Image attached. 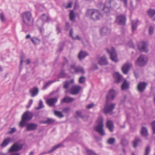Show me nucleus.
Instances as JSON below:
<instances>
[{"label": "nucleus", "instance_id": "1", "mask_svg": "<svg viewBox=\"0 0 155 155\" xmlns=\"http://www.w3.org/2000/svg\"><path fill=\"white\" fill-rule=\"evenodd\" d=\"M99 8L103 12L109 13L110 12L112 7L117 5L115 0H107L104 4L100 3Z\"/></svg>", "mask_w": 155, "mask_h": 155}, {"label": "nucleus", "instance_id": "2", "mask_svg": "<svg viewBox=\"0 0 155 155\" xmlns=\"http://www.w3.org/2000/svg\"><path fill=\"white\" fill-rule=\"evenodd\" d=\"M33 116V113L27 110L24 113L22 116L21 120L20 121L19 126L21 127H24L27 122L31 120Z\"/></svg>", "mask_w": 155, "mask_h": 155}, {"label": "nucleus", "instance_id": "3", "mask_svg": "<svg viewBox=\"0 0 155 155\" xmlns=\"http://www.w3.org/2000/svg\"><path fill=\"white\" fill-rule=\"evenodd\" d=\"M86 15L90 17L94 21H97L100 19L101 14L99 10L95 9H91L87 10Z\"/></svg>", "mask_w": 155, "mask_h": 155}, {"label": "nucleus", "instance_id": "4", "mask_svg": "<svg viewBox=\"0 0 155 155\" xmlns=\"http://www.w3.org/2000/svg\"><path fill=\"white\" fill-rule=\"evenodd\" d=\"M23 22L27 26H31L33 25V19L31 13L29 12H24L22 15Z\"/></svg>", "mask_w": 155, "mask_h": 155}, {"label": "nucleus", "instance_id": "5", "mask_svg": "<svg viewBox=\"0 0 155 155\" xmlns=\"http://www.w3.org/2000/svg\"><path fill=\"white\" fill-rule=\"evenodd\" d=\"M148 60L147 57L143 54H141L137 58L136 64L140 67L144 66L147 64Z\"/></svg>", "mask_w": 155, "mask_h": 155}, {"label": "nucleus", "instance_id": "6", "mask_svg": "<svg viewBox=\"0 0 155 155\" xmlns=\"http://www.w3.org/2000/svg\"><path fill=\"white\" fill-rule=\"evenodd\" d=\"M104 124L103 120H99L98 121V124L94 128V130L96 132L98 133L101 135L104 136L105 134L104 129Z\"/></svg>", "mask_w": 155, "mask_h": 155}, {"label": "nucleus", "instance_id": "7", "mask_svg": "<svg viewBox=\"0 0 155 155\" xmlns=\"http://www.w3.org/2000/svg\"><path fill=\"white\" fill-rule=\"evenodd\" d=\"M105 49L107 52L110 54V59L116 63L118 61V60L117 54L115 51V48L113 47H112L111 51L107 48H106Z\"/></svg>", "mask_w": 155, "mask_h": 155}, {"label": "nucleus", "instance_id": "8", "mask_svg": "<svg viewBox=\"0 0 155 155\" xmlns=\"http://www.w3.org/2000/svg\"><path fill=\"white\" fill-rule=\"evenodd\" d=\"M23 146V144L19 142H16L15 143L9 150L10 152H17L21 150Z\"/></svg>", "mask_w": 155, "mask_h": 155}, {"label": "nucleus", "instance_id": "9", "mask_svg": "<svg viewBox=\"0 0 155 155\" xmlns=\"http://www.w3.org/2000/svg\"><path fill=\"white\" fill-rule=\"evenodd\" d=\"M126 18L124 15H120L116 16L115 22L117 24L124 25L126 24Z\"/></svg>", "mask_w": 155, "mask_h": 155}, {"label": "nucleus", "instance_id": "10", "mask_svg": "<svg viewBox=\"0 0 155 155\" xmlns=\"http://www.w3.org/2000/svg\"><path fill=\"white\" fill-rule=\"evenodd\" d=\"M105 104L104 107V112L105 114H107L110 113L112 111L115 107V104H108L107 102Z\"/></svg>", "mask_w": 155, "mask_h": 155}, {"label": "nucleus", "instance_id": "11", "mask_svg": "<svg viewBox=\"0 0 155 155\" xmlns=\"http://www.w3.org/2000/svg\"><path fill=\"white\" fill-rule=\"evenodd\" d=\"M147 43L144 41L140 42L138 44L137 47L138 50L142 52H148L149 50L147 48Z\"/></svg>", "mask_w": 155, "mask_h": 155}, {"label": "nucleus", "instance_id": "12", "mask_svg": "<svg viewBox=\"0 0 155 155\" xmlns=\"http://www.w3.org/2000/svg\"><path fill=\"white\" fill-rule=\"evenodd\" d=\"M117 94V92L113 89L110 90L108 94L106 96V101L107 102H108L110 100L114 99Z\"/></svg>", "mask_w": 155, "mask_h": 155}, {"label": "nucleus", "instance_id": "13", "mask_svg": "<svg viewBox=\"0 0 155 155\" xmlns=\"http://www.w3.org/2000/svg\"><path fill=\"white\" fill-rule=\"evenodd\" d=\"M26 130L27 131H33L36 130L38 127V125L35 123H26Z\"/></svg>", "mask_w": 155, "mask_h": 155}, {"label": "nucleus", "instance_id": "14", "mask_svg": "<svg viewBox=\"0 0 155 155\" xmlns=\"http://www.w3.org/2000/svg\"><path fill=\"white\" fill-rule=\"evenodd\" d=\"M81 89V86L75 85L72 86L69 91L72 94L76 95L79 93Z\"/></svg>", "mask_w": 155, "mask_h": 155}, {"label": "nucleus", "instance_id": "15", "mask_svg": "<svg viewBox=\"0 0 155 155\" xmlns=\"http://www.w3.org/2000/svg\"><path fill=\"white\" fill-rule=\"evenodd\" d=\"M147 83L145 82H140L137 85V88L140 92H143L145 89Z\"/></svg>", "mask_w": 155, "mask_h": 155}, {"label": "nucleus", "instance_id": "16", "mask_svg": "<svg viewBox=\"0 0 155 155\" xmlns=\"http://www.w3.org/2000/svg\"><path fill=\"white\" fill-rule=\"evenodd\" d=\"M98 62L101 65H106L108 64L107 57L104 55L99 58Z\"/></svg>", "mask_w": 155, "mask_h": 155}, {"label": "nucleus", "instance_id": "17", "mask_svg": "<svg viewBox=\"0 0 155 155\" xmlns=\"http://www.w3.org/2000/svg\"><path fill=\"white\" fill-rule=\"evenodd\" d=\"M140 134L141 135L144 137L146 140L148 139V137L149 136V133L148 130L146 127H142L140 130Z\"/></svg>", "mask_w": 155, "mask_h": 155}, {"label": "nucleus", "instance_id": "18", "mask_svg": "<svg viewBox=\"0 0 155 155\" xmlns=\"http://www.w3.org/2000/svg\"><path fill=\"white\" fill-rule=\"evenodd\" d=\"M63 146H64V145L63 144H62V143H59V144L57 145H56L54 146L53 147L51 150H49L47 152H43L41 153L40 154V155H41L44 154H47L48 153H51L52 152H53L54 151L57 149L59 148V147H63Z\"/></svg>", "mask_w": 155, "mask_h": 155}, {"label": "nucleus", "instance_id": "19", "mask_svg": "<svg viewBox=\"0 0 155 155\" xmlns=\"http://www.w3.org/2000/svg\"><path fill=\"white\" fill-rule=\"evenodd\" d=\"M110 32V30L107 27L104 26L100 29V34L101 35H109Z\"/></svg>", "mask_w": 155, "mask_h": 155}, {"label": "nucleus", "instance_id": "20", "mask_svg": "<svg viewBox=\"0 0 155 155\" xmlns=\"http://www.w3.org/2000/svg\"><path fill=\"white\" fill-rule=\"evenodd\" d=\"M131 65V64L129 63H127L124 65L122 68V70L123 73L125 74H127Z\"/></svg>", "mask_w": 155, "mask_h": 155}, {"label": "nucleus", "instance_id": "21", "mask_svg": "<svg viewBox=\"0 0 155 155\" xmlns=\"http://www.w3.org/2000/svg\"><path fill=\"white\" fill-rule=\"evenodd\" d=\"M58 98L56 97L51 98L48 99L46 101L47 103L49 106H53L57 101Z\"/></svg>", "mask_w": 155, "mask_h": 155}, {"label": "nucleus", "instance_id": "22", "mask_svg": "<svg viewBox=\"0 0 155 155\" xmlns=\"http://www.w3.org/2000/svg\"><path fill=\"white\" fill-rule=\"evenodd\" d=\"M38 88L34 87L30 90L29 93L31 94V96L32 97H33L38 95Z\"/></svg>", "mask_w": 155, "mask_h": 155}, {"label": "nucleus", "instance_id": "23", "mask_svg": "<svg viewBox=\"0 0 155 155\" xmlns=\"http://www.w3.org/2000/svg\"><path fill=\"white\" fill-rule=\"evenodd\" d=\"M129 83L126 79H124L121 85V89L123 91L128 89L129 88Z\"/></svg>", "mask_w": 155, "mask_h": 155}, {"label": "nucleus", "instance_id": "24", "mask_svg": "<svg viewBox=\"0 0 155 155\" xmlns=\"http://www.w3.org/2000/svg\"><path fill=\"white\" fill-rule=\"evenodd\" d=\"M106 127L108 128L110 132H112L113 131L114 125L112 121L109 120L107 122Z\"/></svg>", "mask_w": 155, "mask_h": 155}, {"label": "nucleus", "instance_id": "25", "mask_svg": "<svg viewBox=\"0 0 155 155\" xmlns=\"http://www.w3.org/2000/svg\"><path fill=\"white\" fill-rule=\"evenodd\" d=\"M75 99L69 97H64L61 101V102L68 103L73 102Z\"/></svg>", "mask_w": 155, "mask_h": 155}, {"label": "nucleus", "instance_id": "26", "mask_svg": "<svg viewBox=\"0 0 155 155\" xmlns=\"http://www.w3.org/2000/svg\"><path fill=\"white\" fill-rule=\"evenodd\" d=\"M74 82V81L73 79H72L70 81H66L63 82V88L64 89H68L69 87L70 84L73 83Z\"/></svg>", "mask_w": 155, "mask_h": 155}, {"label": "nucleus", "instance_id": "27", "mask_svg": "<svg viewBox=\"0 0 155 155\" xmlns=\"http://www.w3.org/2000/svg\"><path fill=\"white\" fill-rule=\"evenodd\" d=\"M87 55L88 54L86 52L81 51L78 55V57L79 59L81 60L85 58Z\"/></svg>", "mask_w": 155, "mask_h": 155}, {"label": "nucleus", "instance_id": "28", "mask_svg": "<svg viewBox=\"0 0 155 155\" xmlns=\"http://www.w3.org/2000/svg\"><path fill=\"white\" fill-rule=\"evenodd\" d=\"M114 76L116 78V83H119L122 79L121 75L118 72H116L114 74Z\"/></svg>", "mask_w": 155, "mask_h": 155}, {"label": "nucleus", "instance_id": "29", "mask_svg": "<svg viewBox=\"0 0 155 155\" xmlns=\"http://www.w3.org/2000/svg\"><path fill=\"white\" fill-rule=\"evenodd\" d=\"M54 121L55 120L52 118H48L46 120L42 121L41 123L48 124H50L53 123Z\"/></svg>", "mask_w": 155, "mask_h": 155}, {"label": "nucleus", "instance_id": "30", "mask_svg": "<svg viewBox=\"0 0 155 155\" xmlns=\"http://www.w3.org/2000/svg\"><path fill=\"white\" fill-rule=\"evenodd\" d=\"M10 141L9 138L5 139L1 145L2 147H6L9 143Z\"/></svg>", "mask_w": 155, "mask_h": 155}, {"label": "nucleus", "instance_id": "31", "mask_svg": "<svg viewBox=\"0 0 155 155\" xmlns=\"http://www.w3.org/2000/svg\"><path fill=\"white\" fill-rule=\"evenodd\" d=\"M138 21V20H137L136 21H131V23L132 25V28L133 32L135 31L136 29Z\"/></svg>", "mask_w": 155, "mask_h": 155}, {"label": "nucleus", "instance_id": "32", "mask_svg": "<svg viewBox=\"0 0 155 155\" xmlns=\"http://www.w3.org/2000/svg\"><path fill=\"white\" fill-rule=\"evenodd\" d=\"M74 72L76 74L79 73H81L83 74L85 73V71L83 68L80 66H78L77 68L76 69Z\"/></svg>", "mask_w": 155, "mask_h": 155}, {"label": "nucleus", "instance_id": "33", "mask_svg": "<svg viewBox=\"0 0 155 155\" xmlns=\"http://www.w3.org/2000/svg\"><path fill=\"white\" fill-rule=\"evenodd\" d=\"M141 141V140L138 137H136L134 140L133 142V147H134L136 148L138 145L139 143Z\"/></svg>", "mask_w": 155, "mask_h": 155}, {"label": "nucleus", "instance_id": "34", "mask_svg": "<svg viewBox=\"0 0 155 155\" xmlns=\"http://www.w3.org/2000/svg\"><path fill=\"white\" fill-rule=\"evenodd\" d=\"M147 14L150 17H153L155 15V9H149L147 11Z\"/></svg>", "mask_w": 155, "mask_h": 155}, {"label": "nucleus", "instance_id": "35", "mask_svg": "<svg viewBox=\"0 0 155 155\" xmlns=\"http://www.w3.org/2000/svg\"><path fill=\"white\" fill-rule=\"evenodd\" d=\"M30 40L35 45L38 44L40 42V40L35 37L31 38Z\"/></svg>", "mask_w": 155, "mask_h": 155}, {"label": "nucleus", "instance_id": "36", "mask_svg": "<svg viewBox=\"0 0 155 155\" xmlns=\"http://www.w3.org/2000/svg\"><path fill=\"white\" fill-rule=\"evenodd\" d=\"M66 75L65 71L63 69L61 70L59 74L58 75V78H62L64 77Z\"/></svg>", "mask_w": 155, "mask_h": 155}, {"label": "nucleus", "instance_id": "37", "mask_svg": "<svg viewBox=\"0 0 155 155\" xmlns=\"http://www.w3.org/2000/svg\"><path fill=\"white\" fill-rule=\"evenodd\" d=\"M41 20L44 22H46L49 21L48 17L45 14L42 15L41 17Z\"/></svg>", "mask_w": 155, "mask_h": 155}, {"label": "nucleus", "instance_id": "38", "mask_svg": "<svg viewBox=\"0 0 155 155\" xmlns=\"http://www.w3.org/2000/svg\"><path fill=\"white\" fill-rule=\"evenodd\" d=\"M55 81H50L45 83L44 85H43V86L42 87V89L43 90H45L47 88V87L49 86L50 84L52 83L53 82H54Z\"/></svg>", "mask_w": 155, "mask_h": 155}, {"label": "nucleus", "instance_id": "39", "mask_svg": "<svg viewBox=\"0 0 155 155\" xmlns=\"http://www.w3.org/2000/svg\"><path fill=\"white\" fill-rule=\"evenodd\" d=\"M54 114L59 118H62L64 117V115L62 113L59 111L54 110Z\"/></svg>", "mask_w": 155, "mask_h": 155}, {"label": "nucleus", "instance_id": "40", "mask_svg": "<svg viewBox=\"0 0 155 155\" xmlns=\"http://www.w3.org/2000/svg\"><path fill=\"white\" fill-rule=\"evenodd\" d=\"M121 143L124 147L127 146L128 144V141L125 139H123L121 140Z\"/></svg>", "mask_w": 155, "mask_h": 155}, {"label": "nucleus", "instance_id": "41", "mask_svg": "<svg viewBox=\"0 0 155 155\" xmlns=\"http://www.w3.org/2000/svg\"><path fill=\"white\" fill-rule=\"evenodd\" d=\"M44 107V106L43 104V102L41 100H40L38 106V107H35V109L36 110H38L43 108Z\"/></svg>", "mask_w": 155, "mask_h": 155}, {"label": "nucleus", "instance_id": "42", "mask_svg": "<svg viewBox=\"0 0 155 155\" xmlns=\"http://www.w3.org/2000/svg\"><path fill=\"white\" fill-rule=\"evenodd\" d=\"M115 142V139L114 138H110L107 141V143L109 144H113Z\"/></svg>", "mask_w": 155, "mask_h": 155}, {"label": "nucleus", "instance_id": "43", "mask_svg": "<svg viewBox=\"0 0 155 155\" xmlns=\"http://www.w3.org/2000/svg\"><path fill=\"white\" fill-rule=\"evenodd\" d=\"M75 16L73 11H71L70 13V20L72 21H74L75 20Z\"/></svg>", "mask_w": 155, "mask_h": 155}, {"label": "nucleus", "instance_id": "44", "mask_svg": "<svg viewBox=\"0 0 155 155\" xmlns=\"http://www.w3.org/2000/svg\"><path fill=\"white\" fill-rule=\"evenodd\" d=\"M86 151L88 155H97V154L93 151L88 149H86Z\"/></svg>", "mask_w": 155, "mask_h": 155}, {"label": "nucleus", "instance_id": "45", "mask_svg": "<svg viewBox=\"0 0 155 155\" xmlns=\"http://www.w3.org/2000/svg\"><path fill=\"white\" fill-rule=\"evenodd\" d=\"M150 150V147L148 145L146 147L144 155H149Z\"/></svg>", "mask_w": 155, "mask_h": 155}, {"label": "nucleus", "instance_id": "46", "mask_svg": "<svg viewBox=\"0 0 155 155\" xmlns=\"http://www.w3.org/2000/svg\"><path fill=\"white\" fill-rule=\"evenodd\" d=\"M76 113L77 116L83 120L84 119V118L85 117V116H83L82 115V113L81 111H76Z\"/></svg>", "mask_w": 155, "mask_h": 155}, {"label": "nucleus", "instance_id": "47", "mask_svg": "<svg viewBox=\"0 0 155 155\" xmlns=\"http://www.w3.org/2000/svg\"><path fill=\"white\" fill-rule=\"evenodd\" d=\"M151 125L152 127V133L155 134V120L153 121L151 123Z\"/></svg>", "mask_w": 155, "mask_h": 155}, {"label": "nucleus", "instance_id": "48", "mask_svg": "<svg viewBox=\"0 0 155 155\" xmlns=\"http://www.w3.org/2000/svg\"><path fill=\"white\" fill-rule=\"evenodd\" d=\"M86 80V78L84 76H82L80 77L79 82L80 83L82 84L84 83Z\"/></svg>", "mask_w": 155, "mask_h": 155}, {"label": "nucleus", "instance_id": "49", "mask_svg": "<svg viewBox=\"0 0 155 155\" xmlns=\"http://www.w3.org/2000/svg\"><path fill=\"white\" fill-rule=\"evenodd\" d=\"M0 19L2 22H4L5 21V18L3 13H0Z\"/></svg>", "mask_w": 155, "mask_h": 155}, {"label": "nucleus", "instance_id": "50", "mask_svg": "<svg viewBox=\"0 0 155 155\" xmlns=\"http://www.w3.org/2000/svg\"><path fill=\"white\" fill-rule=\"evenodd\" d=\"M71 110V108L69 107H67L63 109L62 111L65 113H68Z\"/></svg>", "mask_w": 155, "mask_h": 155}, {"label": "nucleus", "instance_id": "51", "mask_svg": "<svg viewBox=\"0 0 155 155\" xmlns=\"http://www.w3.org/2000/svg\"><path fill=\"white\" fill-rule=\"evenodd\" d=\"M59 49L58 50L60 51H61L63 50V48L64 45V43L63 42H61L59 44Z\"/></svg>", "mask_w": 155, "mask_h": 155}, {"label": "nucleus", "instance_id": "52", "mask_svg": "<svg viewBox=\"0 0 155 155\" xmlns=\"http://www.w3.org/2000/svg\"><path fill=\"white\" fill-rule=\"evenodd\" d=\"M154 28L152 26H150L149 27V33L150 35L152 34L153 33Z\"/></svg>", "mask_w": 155, "mask_h": 155}, {"label": "nucleus", "instance_id": "53", "mask_svg": "<svg viewBox=\"0 0 155 155\" xmlns=\"http://www.w3.org/2000/svg\"><path fill=\"white\" fill-rule=\"evenodd\" d=\"M120 2L123 3L125 7H127L128 6V0H120Z\"/></svg>", "mask_w": 155, "mask_h": 155}, {"label": "nucleus", "instance_id": "54", "mask_svg": "<svg viewBox=\"0 0 155 155\" xmlns=\"http://www.w3.org/2000/svg\"><path fill=\"white\" fill-rule=\"evenodd\" d=\"M70 27L69 24L68 22H67L66 24V25L65 28V31H68L69 30Z\"/></svg>", "mask_w": 155, "mask_h": 155}, {"label": "nucleus", "instance_id": "55", "mask_svg": "<svg viewBox=\"0 0 155 155\" xmlns=\"http://www.w3.org/2000/svg\"><path fill=\"white\" fill-rule=\"evenodd\" d=\"M56 28L58 34L59 33L61 32V30L59 25H56Z\"/></svg>", "mask_w": 155, "mask_h": 155}, {"label": "nucleus", "instance_id": "56", "mask_svg": "<svg viewBox=\"0 0 155 155\" xmlns=\"http://www.w3.org/2000/svg\"><path fill=\"white\" fill-rule=\"evenodd\" d=\"M73 29L72 28L70 29V33H69V36L70 37L72 38V39L74 38L73 37Z\"/></svg>", "mask_w": 155, "mask_h": 155}, {"label": "nucleus", "instance_id": "57", "mask_svg": "<svg viewBox=\"0 0 155 155\" xmlns=\"http://www.w3.org/2000/svg\"><path fill=\"white\" fill-rule=\"evenodd\" d=\"M64 58L65 60V61L64 62V63L63 64L62 66L63 67L64 66L65 64H68V60L65 57H64Z\"/></svg>", "mask_w": 155, "mask_h": 155}, {"label": "nucleus", "instance_id": "58", "mask_svg": "<svg viewBox=\"0 0 155 155\" xmlns=\"http://www.w3.org/2000/svg\"><path fill=\"white\" fill-rule=\"evenodd\" d=\"M94 106V104H88L87 106V109H90L92 108Z\"/></svg>", "mask_w": 155, "mask_h": 155}, {"label": "nucleus", "instance_id": "59", "mask_svg": "<svg viewBox=\"0 0 155 155\" xmlns=\"http://www.w3.org/2000/svg\"><path fill=\"white\" fill-rule=\"evenodd\" d=\"M16 131V129L15 128H12L11 130L8 132L10 134H12Z\"/></svg>", "mask_w": 155, "mask_h": 155}, {"label": "nucleus", "instance_id": "60", "mask_svg": "<svg viewBox=\"0 0 155 155\" xmlns=\"http://www.w3.org/2000/svg\"><path fill=\"white\" fill-rule=\"evenodd\" d=\"M23 62V59H22L21 60H20V66L19 67V69L20 70V71H21V70H22V63Z\"/></svg>", "mask_w": 155, "mask_h": 155}, {"label": "nucleus", "instance_id": "61", "mask_svg": "<svg viewBox=\"0 0 155 155\" xmlns=\"http://www.w3.org/2000/svg\"><path fill=\"white\" fill-rule=\"evenodd\" d=\"M128 45L131 48H134V45L133 43L131 41L129 42Z\"/></svg>", "mask_w": 155, "mask_h": 155}, {"label": "nucleus", "instance_id": "62", "mask_svg": "<svg viewBox=\"0 0 155 155\" xmlns=\"http://www.w3.org/2000/svg\"><path fill=\"white\" fill-rule=\"evenodd\" d=\"M71 68L74 69V71L76 70V69L78 67H76L75 64H74L71 65Z\"/></svg>", "mask_w": 155, "mask_h": 155}, {"label": "nucleus", "instance_id": "63", "mask_svg": "<svg viewBox=\"0 0 155 155\" xmlns=\"http://www.w3.org/2000/svg\"><path fill=\"white\" fill-rule=\"evenodd\" d=\"M81 38L79 37V36L78 35H77L76 37H74L73 38V40H75V39H78L79 40H81Z\"/></svg>", "mask_w": 155, "mask_h": 155}, {"label": "nucleus", "instance_id": "64", "mask_svg": "<svg viewBox=\"0 0 155 155\" xmlns=\"http://www.w3.org/2000/svg\"><path fill=\"white\" fill-rule=\"evenodd\" d=\"M26 62V64L27 65L28 64L30 63L31 62V61L29 59H27L25 61Z\"/></svg>", "mask_w": 155, "mask_h": 155}]
</instances>
